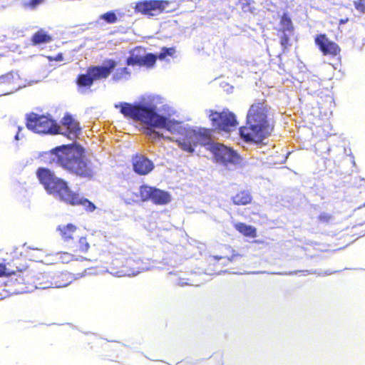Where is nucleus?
<instances>
[{
  "instance_id": "1",
  "label": "nucleus",
  "mask_w": 365,
  "mask_h": 365,
  "mask_svg": "<svg viewBox=\"0 0 365 365\" xmlns=\"http://www.w3.org/2000/svg\"><path fill=\"white\" fill-rule=\"evenodd\" d=\"M164 98L156 94L141 95L133 103L118 102L114 107L126 118L138 123L139 130L149 139L156 140L161 138L158 130H165L180 135L177 140L178 147L183 151L193 154L197 145L208 150L212 141L207 128L183 125L172 117L175 110L164 103Z\"/></svg>"
},
{
  "instance_id": "2",
  "label": "nucleus",
  "mask_w": 365,
  "mask_h": 365,
  "mask_svg": "<svg viewBox=\"0 0 365 365\" xmlns=\"http://www.w3.org/2000/svg\"><path fill=\"white\" fill-rule=\"evenodd\" d=\"M36 176L46 192L61 201L71 205H82L89 212H93L96 210L97 207L93 202L88 198L80 197L78 193L73 192L68 182L63 179L56 177L50 169L47 168H38Z\"/></svg>"
},
{
  "instance_id": "3",
  "label": "nucleus",
  "mask_w": 365,
  "mask_h": 365,
  "mask_svg": "<svg viewBox=\"0 0 365 365\" xmlns=\"http://www.w3.org/2000/svg\"><path fill=\"white\" fill-rule=\"evenodd\" d=\"M52 160L63 169L83 178L91 179L94 175L91 162L85 148L79 145H63L51 150Z\"/></svg>"
},
{
  "instance_id": "4",
  "label": "nucleus",
  "mask_w": 365,
  "mask_h": 365,
  "mask_svg": "<svg viewBox=\"0 0 365 365\" xmlns=\"http://www.w3.org/2000/svg\"><path fill=\"white\" fill-rule=\"evenodd\" d=\"M267 106L263 102H255L250 108L246 117L245 127L240 128V135L247 143L261 149L269 134Z\"/></svg>"
},
{
  "instance_id": "5",
  "label": "nucleus",
  "mask_w": 365,
  "mask_h": 365,
  "mask_svg": "<svg viewBox=\"0 0 365 365\" xmlns=\"http://www.w3.org/2000/svg\"><path fill=\"white\" fill-rule=\"evenodd\" d=\"M26 128L40 135H55L58 133V125L51 115L34 112L26 115Z\"/></svg>"
},
{
  "instance_id": "6",
  "label": "nucleus",
  "mask_w": 365,
  "mask_h": 365,
  "mask_svg": "<svg viewBox=\"0 0 365 365\" xmlns=\"http://www.w3.org/2000/svg\"><path fill=\"white\" fill-rule=\"evenodd\" d=\"M208 150L212 154L215 162L225 167L236 165L241 163V155L233 148L212 141L208 145Z\"/></svg>"
},
{
  "instance_id": "7",
  "label": "nucleus",
  "mask_w": 365,
  "mask_h": 365,
  "mask_svg": "<svg viewBox=\"0 0 365 365\" xmlns=\"http://www.w3.org/2000/svg\"><path fill=\"white\" fill-rule=\"evenodd\" d=\"M209 118L216 130L226 133L235 130L238 125L236 115L228 110L222 112L210 110Z\"/></svg>"
},
{
  "instance_id": "8",
  "label": "nucleus",
  "mask_w": 365,
  "mask_h": 365,
  "mask_svg": "<svg viewBox=\"0 0 365 365\" xmlns=\"http://www.w3.org/2000/svg\"><path fill=\"white\" fill-rule=\"evenodd\" d=\"M140 195L143 201H151L155 205H167L171 201V195L169 192L160 190L156 187L143 185L139 188Z\"/></svg>"
},
{
  "instance_id": "9",
  "label": "nucleus",
  "mask_w": 365,
  "mask_h": 365,
  "mask_svg": "<svg viewBox=\"0 0 365 365\" xmlns=\"http://www.w3.org/2000/svg\"><path fill=\"white\" fill-rule=\"evenodd\" d=\"M169 4L165 0H141L135 3L134 9L136 13L153 17L165 11Z\"/></svg>"
},
{
  "instance_id": "10",
  "label": "nucleus",
  "mask_w": 365,
  "mask_h": 365,
  "mask_svg": "<svg viewBox=\"0 0 365 365\" xmlns=\"http://www.w3.org/2000/svg\"><path fill=\"white\" fill-rule=\"evenodd\" d=\"M157 61L155 53H147L142 47H136L131 50L129 56L126 58L128 66H138L152 68Z\"/></svg>"
},
{
  "instance_id": "11",
  "label": "nucleus",
  "mask_w": 365,
  "mask_h": 365,
  "mask_svg": "<svg viewBox=\"0 0 365 365\" xmlns=\"http://www.w3.org/2000/svg\"><path fill=\"white\" fill-rule=\"evenodd\" d=\"M117 65L115 60L106 59L101 65H93L88 67V73L91 74L95 81L106 79Z\"/></svg>"
},
{
  "instance_id": "12",
  "label": "nucleus",
  "mask_w": 365,
  "mask_h": 365,
  "mask_svg": "<svg viewBox=\"0 0 365 365\" xmlns=\"http://www.w3.org/2000/svg\"><path fill=\"white\" fill-rule=\"evenodd\" d=\"M314 43L324 56H336L339 55L341 48L337 43L331 41L325 34L315 36Z\"/></svg>"
},
{
  "instance_id": "13",
  "label": "nucleus",
  "mask_w": 365,
  "mask_h": 365,
  "mask_svg": "<svg viewBox=\"0 0 365 365\" xmlns=\"http://www.w3.org/2000/svg\"><path fill=\"white\" fill-rule=\"evenodd\" d=\"M133 171L140 175H146L151 173L155 165L147 156L142 154H135L132 158Z\"/></svg>"
},
{
  "instance_id": "14",
  "label": "nucleus",
  "mask_w": 365,
  "mask_h": 365,
  "mask_svg": "<svg viewBox=\"0 0 365 365\" xmlns=\"http://www.w3.org/2000/svg\"><path fill=\"white\" fill-rule=\"evenodd\" d=\"M94 82L95 81L91 74L88 73V68L86 69V73L78 74L76 80L78 91L82 94H85L90 91L91 87L93 85Z\"/></svg>"
},
{
  "instance_id": "15",
  "label": "nucleus",
  "mask_w": 365,
  "mask_h": 365,
  "mask_svg": "<svg viewBox=\"0 0 365 365\" xmlns=\"http://www.w3.org/2000/svg\"><path fill=\"white\" fill-rule=\"evenodd\" d=\"M63 123L68 130V137L71 139L77 137L81 132L79 123L69 113H66L63 120Z\"/></svg>"
},
{
  "instance_id": "16",
  "label": "nucleus",
  "mask_w": 365,
  "mask_h": 365,
  "mask_svg": "<svg viewBox=\"0 0 365 365\" xmlns=\"http://www.w3.org/2000/svg\"><path fill=\"white\" fill-rule=\"evenodd\" d=\"M52 36L43 29L37 31L31 37L32 44L38 46L49 43L52 41Z\"/></svg>"
},
{
  "instance_id": "17",
  "label": "nucleus",
  "mask_w": 365,
  "mask_h": 365,
  "mask_svg": "<svg viewBox=\"0 0 365 365\" xmlns=\"http://www.w3.org/2000/svg\"><path fill=\"white\" fill-rule=\"evenodd\" d=\"M234 227L237 231L245 237H255L257 236V229L252 225L244 222H237Z\"/></svg>"
},
{
  "instance_id": "18",
  "label": "nucleus",
  "mask_w": 365,
  "mask_h": 365,
  "mask_svg": "<svg viewBox=\"0 0 365 365\" xmlns=\"http://www.w3.org/2000/svg\"><path fill=\"white\" fill-rule=\"evenodd\" d=\"M77 227L72 223H68L66 225H58L57 230L60 232V234L65 242H68L72 240L73 233L76 231Z\"/></svg>"
},
{
  "instance_id": "19",
  "label": "nucleus",
  "mask_w": 365,
  "mask_h": 365,
  "mask_svg": "<svg viewBox=\"0 0 365 365\" xmlns=\"http://www.w3.org/2000/svg\"><path fill=\"white\" fill-rule=\"evenodd\" d=\"M123 15L124 14L120 10H111L101 14L98 20H102L107 24H113L116 23L118 19L123 17Z\"/></svg>"
},
{
  "instance_id": "20",
  "label": "nucleus",
  "mask_w": 365,
  "mask_h": 365,
  "mask_svg": "<svg viewBox=\"0 0 365 365\" xmlns=\"http://www.w3.org/2000/svg\"><path fill=\"white\" fill-rule=\"evenodd\" d=\"M252 200L250 192L247 190H242L232 197L234 205H246L250 204Z\"/></svg>"
},
{
  "instance_id": "21",
  "label": "nucleus",
  "mask_w": 365,
  "mask_h": 365,
  "mask_svg": "<svg viewBox=\"0 0 365 365\" xmlns=\"http://www.w3.org/2000/svg\"><path fill=\"white\" fill-rule=\"evenodd\" d=\"M113 72L111 79L114 82L128 81L130 78L131 72L127 67L115 68Z\"/></svg>"
},
{
  "instance_id": "22",
  "label": "nucleus",
  "mask_w": 365,
  "mask_h": 365,
  "mask_svg": "<svg viewBox=\"0 0 365 365\" xmlns=\"http://www.w3.org/2000/svg\"><path fill=\"white\" fill-rule=\"evenodd\" d=\"M279 24L281 26L280 31L282 32L292 33L294 31L292 21L287 12H284L281 16Z\"/></svg>"
},
{
  "instance_id": "23",
  "label": "nucleus",
  "mask_w": 365,
  "mask_h": 365,
  "mask_svg": "<svg viewBox=\"0 0 365 365\" xmlns=\"http://www.w3.org/2000/svg\"><path fill=\"white\" fill-rule=\"evenodd\" d=\"M308 273V274H318L321 275L322 273L321 272H319L317 269H310V270H294V271H290V272H272V274H277V275H295L298 273ZM335 272H337V271L334 272H330L329 270H326L323 274L324 275H330L331 274H334Z\"/></svg>"
},
{
  "instance_id": "24",
  "label": "nucleus",
  "mask_w": 365,
  "mask_h": 365,
  "mask_svg": "<svg viewBox=\"0 0 365 365\" xmlns=\"http://www.w3.org/2000/svg\"><path fill=\"white\" fill-rule=\"evenodd\" d=\"M21 272L20 271H13L9 269L4 263H0V277H11L13 275H17L18 277L16 280L19 283H26L24 277H21Z\"/></svg>"
},
{
  "instance_id": "25",
  "label": "nucleus",
  "mask_w": 365,
  "mask_h": 365,
  "mask_svg": "<svg viewBox=\"0 0 365 365\" xmlns=\"http://www.w3.org/2000/svg\"><path fill=\"white\" fill-rule=\"evenodd\" d=\"M175 53H176L175 47H174V46H172V47L163 46L161 48L160 52L158 53L157 54H155V56L157 57V59L163 61V60H165V58L167 57L175 58Z\"/></svg>"
},
{
  "instance_id": "26",
  "label": "nucleus",
  "mask_w": 365,
  "mask_h": 365,
  "mask_svg": "<svg viewBox=\"0 0 365 365\" xmlns=\"http://www.w3.org/2000/svg\"><path fill=\"white\" fill-rule=\"evenodd\" d=\"M20 78L17 72L10 71L0 76V83L11 84Z\"/></svg>"
},
{
  "instance_id": "27",
  "label": "nucleus",
  "mask_w": 365,
  "mask_h": 365,
  "mask_svg": "<svg viewBox=\"0 0 365 365\" xmlns=\"http://www.w3.org/2000/svg\"><path fill=\"white\" fill-rule=\"evenodd\" d=\"M238 2L241 5L242 9L244 12H255V8L251 6L252 4H255L254 0H238Z\"/></svg>"
},
{
  "instance_id": "28",
  "label": "nucleus",
  "mask_w": 365,
  "mask_h": 365,
  "mask_svg": "<svg viewBox=\"0 0 365 365\" xmlns=\"http://www.w3.org/2000/svg\"><path fill=\"white\" fill-rule=\"evenodd\" d=\"M44 0H28L27 1H23L22 5L25 9L34 10Z\"/></svg>"
},
{
  "instance_id": "29",
  "label": "nucleus",
  "mask_w": 365,
  "mask_h": 365,
  "mask_svg": "<svg viewBox=\"0 0 365 365\" xmlns=\"http://www.w3.org/2000/svg\"><path fill=\"white\" fill-rule=\"evenodd\" d=\"M289 41L290 38L289 35L285 32H282V35L280 37V44L284 52L289 45Z\"/></svg>"
},
{
  "instance_id": "30",
  "label": "nucleus",
  "mask_w": 365,
  "mask_h": 365,
  "mask_svg": "<svg viewBox=\"0 0 365 365\" xmlns=\"http://www.w3.org/2000/svg\"><path fill=\"white\" fill-rule=\"evenodd\" d=\"M333 219L332 215L327 212H321L318 216V220L324 224H328Z\"/></svg>"
},
{
  "instance_id": "31",
  "label": "nucleus",
  "mask_w": 365,
  "mask_h": 365,
  "mask_svg": "<svg viewBox=\"0 0 365 365\" xmlns=\"http://www.w3.org/2000/svg\"><path fill=\"white\" fill-rule=\"evenodd\" d=\"M78 243H79V250L81 252H88V249L90 248V245L87 242L86 237H80Z\"/></svg>"
},
{
  "instance_id": "32",
  "label": "nucleus",
  "mask_w": 365,
  "mask_h": 365,
  "mask_svg": "<svg viewBox=\"0 0 365 365\" xmlns=\"http://www.w3.org/2000/svg\"><path fill=\"white\" fill-rule=\"evenodd\" d=\"M354 5L357 11L365 14V0H357L354 1Z\"/></svg>"
},
{
  "instance_id": "33",
  "label": "nucleus",
  "mask_w": 365,
  "mask_h": 365,
  "mask_svg": "<svg viewBox=\"0 0 365 365\" xmlns=\"http://www.w3.org/2000/svg\"><path fill=\"white\" fill-rule=\"evenodd\" d=\"M53 283L51 282H45L44 284L41 283V282H39L38 284V285H36V289H46V288H49V287H51Z\"/></svg>"
},
{
  "instance_id": "34",
  "label": "nucleus",
  "mask_w": 365,
  "mask_h": 365,
  "mask_svg": "<svg viewBox=\"0 0 365 365\" xmlns=\"http://www.w3.org/2000/svg\"><path fill=\"white\" fill-rule=\"evenodd\" d=\"M61 259L63 262H68L71 260L73 255L68 253V252H63L61 254Z\"/></svg>"
},
{
  "instance_id": "35",
  "label": "nucleus",
  "mask_w": 365,
  "mask_h": 365,
  "mask_svg": "<svg viewBox=\"0 0 365 365\" xmlns=\"http://www.w3.org/2000/svg\"><path fill=\"white\" fill-rule=\"evenodd\" d=\"M21 130H22V128L21 126H18V131L14 136L15 140H19L20 139V132Z\"/></svg>"
},
{
  "instance_id": "36",
  "label": "nucleus",
  "mask_w": 365,
  "mask_h": 365,
  "mask_svg": "<svg viewBox=\"0 0 365 365\" xmlns=\"http://www.w3.org/2000/svg\"><path fill=\"white\" fill-rule=\"evenodd\" d=\"M240 257L238 253H233L230 257L228 258L229 261L233 262L236 259L237 257Z\"/></svg>"
},
{
  "instance_id": "37",
  "label": "nucleus",
  "mask_w": 365,
  "mask_h": 365,
  "mask_svg": "<svg viewBox=\"0 0 365 365\" xmlns=\"http://www.w3.org/2000/svg\"><path fill=\"white\" fill-rule=\"evenodd\" d=\"M55 60L57 61H62L63 60V55L61 53H58L56 57Z\"/></svg>"
},
{
  "instance_id": "38",
  "label": "nucleus",
  "mask_w": 365,
  "mask_h": 365,
  "mask_svg": "<svg viewBox=\"0 0 365 365\" xmlns=\"http://www.w3.org/2000/svg\"><path fill=\"white\" fill-rule=\"evenodd\" d=\"M348 21H349V18L340 19L339 21V25L340 26H341L343 24H346Z\"/></svg>"
},
{
  "instance_id": "39",
  "label": "nucleus",
  "mask_w": 365,
  "mask_h": 365,
  "mask_svg": "<svg viewBox=\"0 0 365 365\" xmlns=\"http://www.w3.org/2000/svg\"><path fill=\"white\" fill-rule=\"evenodd\" d=\"M351 163L353 164L354 166H356V162L354 160V158L353 155H351Z\"/></svg>"
},
{
  "instance_id": "40",
  "label": "nucleus",
  "mask_w": 365,
  "mask_h": 365,
  "mask_svg": "<svg viewBox=\"0 0 365 365\" xmlns=\"http://www.w3.org/2000/svg\"><path fill=\"white\" fill-rule=\"evenodd\" d=\"M70 283H66V284H59V285H56V287H66L67 285H68Z\"/></svg>"
},
{
  "instance_id": "41",
  "label": "nucleus",
  "mask_w": 365,
  "mask_h": 365,
  "mask_svg": "<svg viewBox=\"0 0 365 365\" xmlns=\"http://www.w3.org/2000/svg\"><path fill=\"white\" fill-rule=\"evenodd\" d=\"M171 26H175L177 25V21H173V22H170Z\"/></svg>"
},
{
  "instance_id": "42",
  "label": "nucleus",
  "mask_w": 365,
  "mask_h": 365,
  "mask_svg": "<svg viewBox=\"0 0 365 365\" xmlns=\"http://www.w3.org/2000/svg\"><path fill=\"white\" fill-rule=\"evenodd\" d=\"M0 38H1L0 41H3L5 39L6 36L5 35H2L1 36H0Z\"/></svg>"
},
{
  "instance_id": "43",
  "label": "nucleus",
  "mask_w": 365,
  "mask_h": 365,
  "mask_svg": "<svg viewBox=\"0 0 365 365\" xmlns=\"http://www.w3.org/2000/svg\"><path fill=\"white\" fill-rule=\"evenodd\" d=\"M259 273H264V272H250V274H259Z\"/></svg>"
},
{
  "instance_id": "44",
  "label": "nucleus",
  "mask_w": 365,
  "mask_h": 365,
  "mask_svg": "<svg viewBox=\"0 0 365 365\" xmlns=\"http://www.w3.org/2000/svg\"><path fill=\"white\" fill-rule=\"evenodd\" d=\"M13 93H14V91L6 92V93H4V95H8V94H11ZM0 96H3V94H0Z\"/></svg>"
},
{
  "instance_id": "45",
  "label": "nucleus",
  "mask_w": 365,
  "mask_h": 365,
  "mask_svg": "<svg viewBox=\"0 0 365 365\" xmlns=\"http://www.w3.org/2000/svg\"><path fill=\"white\" fill-rule=\"evenodd\" d=\"M214 257H215V259L216 260H219L220 259H221V258H222V257H219V256H215Z\"/></svg>"
},
{
  "instance_id": "46",
  "label": "nucleus",
  "mask_w": 365,
  "mask_h": 365,
  "mask_svg": "<svg viewBox=\"0 0 365 365\" xmlns=\"http://www.w3.org/2000/svg\"><path fill=\"white\" fill-rule=\"evenodd\" d=\"M359 180L360 182H364V181H365V179H364V178H359Z\"/></svg>"
},
{
  "instance_id": "47",
  "label": "nucleus",
  "mask_w": 365,
  "mask_h": 365,
  "mask_svg": "<svg viewBox=\"0 0 365 365\" xmlns=\"http://www.w3.org/2000/svg\"><path fill=\"white\" fill-rule=\"evenodd\" d=\"M365 207V203H364V204H363L362 205H361V206L358 207H357V209H361V207Z\"/></svg>"
},
{
  "instance_id": "48",
  "label": "nucleus",
  "mask_w": 365,
  "mask_h": 365,
  "mask_svg": "<svg viewBox=\"0 0 365 365\" xmlns=\"http://www.w3.org/2000/svg\"><path fill=\"white\" fill-rule=\"evenodd\" d=\"M81 260H87V258L83 257H81Z\"/></svg>"
},
{
  "instance_id": "49",
  "label": "nucleus",
  "mask_w": 365,
  "mask_h": 365,
  "mask_svg": "<svg viewBox=\"0 0 365 365\" xmlns=\"http://www.w3.org/2000/svg\"><path fill=\"white\" fill-rule=\"evenodd\" d=\"M130 262H131V259H129V260H128V262H127V263H128V264H130Z\"/></svg>"
},
{
  "instance_id": "50",
  "label": "nucleus",
  "mask_w": 365,
  "mask_h": 365,
  "mask_svg": "<svg viewBox=\"0 0 365 365\" xmlns=\"http://www.w3.org/2000/svg\"><path fill=\"white\" fill-rule=\"evenodd\" d=\"M138 272H137L136 273L133 272V273H132V274H133V275H135Z\"/></svg>"
},
{
  "instance_id": "51",
  "label": "nucleus",
  "mask_w": 365,
  "mask_h": 365,
  "mask_svg": "<svg viewBox=\"0 0 365 365\" xmlns=\"http://www.w3.org/2000/svg\"><path fill=\"white\" fill-rule=\"evenodd\" d=\"M29 249L35 250L34 247H29Z\"/></svg>"
},
{
  "instance_id": "52",
  "label": "nucleus",
  "mask_w": 365,
  "mask_h": 365,
  "mask_svg": "<svg viewBox=\"0 0 365 365\" xmlns=\"http://www.w3.org/2000/svg\"><path fill=\"white\" fill-rule=\"evenodd\" d=\"M29 249L35 250L34 247H29Z\"/></svg>"
}]
</instances>
